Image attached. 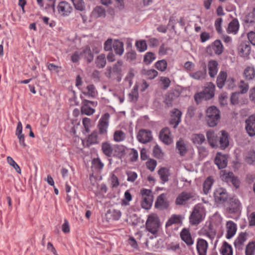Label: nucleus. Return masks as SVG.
<instances>
[{
    "mask_svg": "<svg viewBox=\"0 0 255 255\" xmlns=\"http://www.w3.org/2000/svg\"><path fill=\"white\" fill-rule=\"evenodd\" d=\"M206 121L207 124L210 127L217 125L220 119V111L215 106L209 107L206 111Z\"/></svg>",
    "mask_w": 255,
    "mask_h": 255,
    "instance_id": "nucleus-1",
    "label": "nucleus"
},
{
    "mask_svg": "<svg viewBox=\"0 0 255 255\" xmlns=\"http://www.w3.org/2000/svg\"><path fill=\"white\" fill-rule=\"evenodd\" d=\"M205 215L204 208L198 205H196L189 217L190 223L192 225L199 224L204 219Z\"/></svg>",
    "mask_w": 255,
    "mask_h": 255,
    "instance_id": "nucleus-2",
    "label": "nucleus"
},
{
    "mask_svg": "<svg viewBox=\"0 0 255 255\" xmlns=\"http://www.w3.org/2000/svg\"><path fill=\"white\" fill-rule=\"evenodd\" d=\"M146 230L152 234L157 233L160 227V221L158 216L155 214H151L148 216L145 223Z\"/></svg>",
    "mask_w": 255,
    "mask_h": 255,
    "instance_id": "nucleus-3",
    "label": "nucleus"
},
{
    "mask_svg": "<svg viewBox=\"0 0 255 255\" xmlns=\"http://www.w3.org/2000/svg\"><path fill=\"white\" fill-rule=\"evenodd\" d=\"M220 177L223 181L228 184L231 183L236 189H238L240 187L241 184L240 180L237 176L234 175L233 172H228L225 170H222L221 172Z\"/></svg>",
    "mask_w": 255,
    "mask_h": 255,
    "instance_id": "nucleus-4",
    "label": "nucleus"
},
{
    "mask_svg": "<svg viewBox=\"0 0 255 255\" xmlns=\"http://www.w3.org/2000/svg\"><path fill=\"white\" fill-rule=\"evenodd\" d=\"M123 64V61L120 60L114 64L113 67L108 66L105 73V76L108 78H111L112 74H114L117 76V77H120L122 74Z\"/></svg>",
    "mask_w": 255,
    "mask_h": 255,
    "instance_id": "nucleus-5",
    "label": "nucleus"
},
{
    "mask_svg": "<svg viewBox=\"0 0 255 255\" xmlns=\"http://www.w3.org/2000/svg\"><path fill=\"white\" fill-rule=\"evenodd\" d=\"M229 136L228 133L225 130H221L218 133L217 146L216 148H219L222 150L225 149L229 145Z\"/></svg>",
    "mask_w": 255,
    "mask_h": 255,
    "instance_id": "nucleus-6",
    "label": "nucleus"
},
{
    "mask_svg": "<svg viewBox=\"0 0 255 255\" xmlns=\"http://www.w3.org/2000/svg\"><path fill=\"white\" fill-rule=\"evenodd\" d=\"M214 197L216 203L222 204L226 202L228 199V193L225 188H217L214 192Z\"/></svg>",
    "mask_w": 255,
    "mask_h": 255,
    "instance_id": "nucleus-7",
    "label": "nucleus"
},
{
    "mask_svg": "<svg viewBox=\"0 0 255 255\" xmlns=\"http://www.w3.org/2000/svg\"><path fill=\"white\" fill-rule=\"evenodd\" d=\"M109 119L110 114L108 113H106L103 115L100 119L98 125V128L99 130V133L101 134H107V128L109 126Z\"/></svg>",
    "mask_w": 255,
    "mask_h": 255,
    "instance_id": "nucleus-8",
    "label": "nucleus"
},
{
    "mask_svg": "<svg viewBox=\"0 0 255 255\" xmlns=\"http://www.w3.org/2000/svg\"><path fill=\"white\" fill-rule=\"evenodd\" d=\"M241 203L240 201L235 198H231L228 202L226 211L229 214H235L240 210Z\"/></svg>",
    "mask_w": 255,
    "mask_h": 255,
    "instance_id": "nucleus-9",
    "label": "nucleus"
},
{
    "mask_svg": "<svg viewBox=\"0 0 255 255\" xmlns=\"http://www.w3.org/2000/svg\"><path fill=\"white\" fill-rule=\"evenodd\" d=\"M137 139L139 142L142 143L150 142L152 139L151 131L144 129H140L137 135Z\"/></svg>",
    "mask_w": 255,
    "mask_h": 255,
    "instance_id": "nucleus-10",
    "label": "nucleus"
},
{
    "mask_svg": "<svg viewBox=\"0 0 255 255\" xmlns=\"http://www.w3.org/2000/svg\"><path fill=\"white\" fill-rule=\"evenodd\" d=\"M195 197V194L193 192H181L176 198L175 203L178 205H184L186 202Z\"/></svg>",
    "mask_w": 255,
    "mask_h": 255,
    "instance_id": "nucleus-11",
    "label": "nucleus"
},
{
    "mask_svg": "<svg viewBox=\"0 0 255 255\" xmlns=\"http://www.w3.org/2000/svg\"><path fill=\"white\" fill-rule=\"evenodd\" d=\"M246 129L250 136L255 135V115L250 116L246 120Z\"/></svg>",
    "mask_w": 255,
    "mask_h": 255,
    "instance_id": "nucleus-12",
    "label": "nucleus"
},
{
    "mask_svg": "<svg viewBox=\"0 0 255 255\" xmlns=\"http://www.w3.org/2000/svg\"><path fill=\"white\" fill-rule=\"evenodd\" d=\"M208 243L204 239L198 238L196 242V250L198 255H207Z\"/></svg>",
    "mask_w": 255,
    "mask_h": 255,
    "instance_id": "nucleus-13",
    "label": "nucleus"
},
{
    "mask_svg": "<svg viewBox=\"0 0 255 255\" xmlns=\"http://www.w3.org/2000/svg\"><path fill=\"white\" fill-rule=\"evenodd\" d=\"M215 163L219 169H224L228 164V156L222 154L221 152H217L214 160Z\"/></svg>",
    "mask_w": 255,
    "mask_h": 255,
    "instance_id": "nucleus-14",
    "label": "nucleus"
},
{
    "mask_svg": "<svg viewBox=\"0 0 255 255\" xmlns=\"http://www.w3.org/2000/svg\"><path fill=\"white\" fill-rule=\"evenodd\" d=\"M239 54L243 57H248L251 52V46L249 42H242L238 48Z\"/></svg>",
    "mask_w": 255,
    "mask_h": 255,
    "instance_id": "nucleus-15",
    "label": "nucleus"
},
{
    "mask_svg": "<svg viewBox=\"0 0 255 255\" xmlns=\"http://www.w3.org/2000/svg\"><path fill=\"white\" fill-rule=\"evenodd\" d=\"M165 194L162 193L158 196L155 203V207L160 210L168 209L169 204L168 201L165 200Z\"/></svg>",
    "mask_w": 255,
    "mask_h": 255,
    "instance_id": "nucleus-16",
    "label": "nucleus"
},
{
    "mask_svg": "<svg viewBox=\"0 0 255 255\" xmlns=\"http://www.w3.org/2000/svg\"><path fill=\"white\" fill-rule=\"evenodd\" d=\"M180 236L181 240L188 247H190L193 245L194 240L188 229L186 228L182 229L180 233Z\"/></svg>",
    "mask_w": 255,
    "mask_h": 255,
    "instance_id": "nucleus-17",
    "label": "nucleus"
},
{
    "mask_svg": "<svg viewBox=\"0 0 255 255\" xmlns=\"http://www.w3.org/2000/svg\"><path fill=\"white\" fill-rule=\"evenodd\" d=\"M215 91V85L212 82L207 84L202 93L204 95V100H209L214 97Z\"/></svg>",
    "mask_w": 255,
    "mask_h": 255,
    "instance_id": "nucleus-18",
    "label": "nucleus"
},
{
    "mask_svg": "<svg viewBox=\"0 0 255 255\" xmlns=\"http://www.w3.org/2000/svg\"><path fill=\"white\" fill-rule=\"evenodd\" d=\"M202 70H199L195 72L190 73L189 76L194 79L201 80L205 78L207 75V67L205 62H203L201 65Z\"/></svg>",
    "mask_w": 255,
    "mask_h": 255,
    "instance_id": "nucleus-19",
    "label": "nucleus"
},
{
    "mask_svg": "<svg viewBox=\"0 0 255 255\" xmlns=\"http://www.w3.org/2000/svg\"><path fill=\"white\" fill-rule=\"evenodd\" d=\"M223 45L220 40H216L211 46L207 48V52L209 53L210 51L213 49L216 55H219L223 52Z\"/></svg>",
    "mask_w": 255,
    "mask_h": 255,
    "instance_id": "nucleus-20",
    "label": "nucleus"
},
{
    "mask_svg": "<svg viewBox=\"0 0 255 255\" xmlns=\"http://www.w3.org/2000/svg\"><path fill=\"white\" fill-rule=\"evenodd\" d=\"M170 131L168 128L166 127L162 128L159 132V137L160 139L165 144L169 145L172 142V139L169 136Z\"/></svg>",
    "mask_w": 255,
    "mask_h": 255,
    "instance_id": "nucleus-21",
    "label": "nucleus"
},
{
    "mask_svg": "<svg viewBox=\"0 0 255 255\" xmlns=\"http://www.w3.org/2000/svg\"><path fill=\"white\" fill-rule=\"evenodd\" d=\"M218 136L215 132L212 130H209L206 132V136L209 145L213 148H216L217 146Z\"/></svg>",
    "mask_w": 255,
    "mask_h": 255,
    "instance_id": "nucleus-22",
    "label": "nucleus"
},
{
    "mask_svg": "<svg viewBox=\"0 0 255 255\" xmlns=\"http://www.w3.org/2000/svg\"><path fill=\"white\" fill-rule=\"evenodd\" d=\"M58 10L62 14L68 15L72 10V7L69 3L66 1H61L58 5Z\"/></svg>",
    "mask_w": 255,
    "mask_h": 255,
    "instance_id": "nucleus-23",
    "label": "nucleus"
},
{
    "mask_svg": "<svg viewBox=\"0 0 255 255\" xmlns=\"http://www.w3.org/2000/svg\"><path fill=\"white\" fill-rule=\"evenodd\" d=\"M113 149V156L118 159H122L125 156L126 146L123 145L117 144Z\"/></svg>",
    "mask_w": 255,
    "mask_h": 255,
    "instance_id": "nucleus-24",
    "label": "nucleus"
},
{
    "mask_svg": "<svg viewBox=\"0 0 255 255\" xmlns=\"http://www.w3.org/2000/svg\"><path fill=\"white\" fill-rule=\"evenodd\" d=\"M226 227L227 229L226 238L228 239H230L234 236L236 233L237 225L234 222L230 221L227 222Z\"/></svg>",
    "mask_w": 255,
    "mask_h": 255,
    "instance_id": "nucleus-25",
    "label": "nucleus"
},
{
    "mask_svg": "<svg viewBox=\"0 0 255 255\" xmlns=\"http://www.w3.org/2000/svg\"><path fill=\"white\" fill-rule=\"evenodd\" d=\"M218 63L216 60H211L208 62L209 75L211 78H214L218 72Z\"/></svg>",
    "mask_w": 255,
    "mask_h": 255,
    "instance_id": "nucleus-26",
    "label": "nucleus"
},
{
    "mask_svg": "<svg viewBox=\"0 0 255 255\" xmlns=\"http://www.w3.org/2000/svg\"><path fill=\"white\" fill-rule=\"evenodd\" d=\"M240 27L239 22L237 18H234L228 25L227 32L228 33H237Z\"/></svg>",
    "mask_w": 255,
    "mask_h": 255,
    "instance_id": "nucleus-27",
    "label": "nucleus"
},
{
    "mask_svg": "<svg viewBox=\"0 0 255 255\" xmlns=\"http://www.w3.org/2000/svg\"><path fill=\"white\" fill-rule=\"evenodd\" d=\"M183 217L181 215L173 214L168 220L166 223V227H169L173 224H181L182 223Z\"/></svg>",
    "mask_w": 255,
    "mask_h": 255,
    "instance_id": "nucleus-28",
    "label": "nucleus"
},
{
    "mask_svg": "<svg viewBox=\"0 0 255 255\" xmlns=\"http://www.w3.org/2000/svg\"><path fill=\"white\" fill-rule=\"evenodd\" d=\"M182 113L177 109H174L173 115L171 116V124H174V128H176L181 121Z\"/></svg>",
    "mask_w": 255,
    "mask_h": 255,
    "instance_id": "nucleus-29",
    "label": "nucleus"
},
{
    "mask_svg": "<svg viewBox=\"0 0 255 255\" xmlns=\"http://www.w3.org/2000/svg\"><path fill=\"white\" fill-rule=\"evenodd\" d=\"M176 149L178 150L179 154L181 156H184L187 152V149L186 145L183 139L180 138L176 143Z\"/></svg>",
    "mask_w": 255,
    "mask_h": 255,
    "instance_id": "nucleus-30",
    "label": "nucleus"
},
{
    "mask_svg": "<svg viewBox=\"0 0 255 255\" xmlns=\"http://www.w3.org/2000/svg\"><path fill=\"white\" fill-rule=\"evenodd\" d=\"M113 147L112 144L108 142H104L102 144V150L103 153L108 157H112L113 152Z\"/></svg>",
    "mask_w": 255,
    "mask_h": 255,
    "instance_id": "nucleus-31",
    "label": "nucleus"
},
{
    "mask_svg": "<svg viewBox=\"0 0 255 255\" xmlns=\"http://www.w3.org/2000/svg\"><path fill=\"white\" fill-rule=\"evenodd\" d=\"M227 73L225 71H221L217 76L216 84L219 89H222L225 85V83L227 80Z\"/></svg>",
    "mask_w": 255,
    "mask_h": 255,
    "instance_id": "nucleus-32",
    "label": "nucleus"
},
{
    "mask_svg": "<svg viewBox=\"0 0 255 255\" xmlns=\"http://www.w3.org/2000/svg\"><path fill=\"white\" fill-rule=\"evenodd\" d=\"M214 183V180L212 176H209L205 179L203 184L204 194L207 195L209 193Z\"/></svg>",
    "mask_w": 255,
    "mask_h": 255,
    "instance_id": "nucleus-33",
    "label": "nucleus"
},
{
    "mask_svg": "<svg viewBox=\"0 0 255 255\" xmlns=\"http://www.w3.org/2000/svg\"><path fill=\"white\" fill-rule=\"evenodd\" d=\"M244 77L247 80H251L255 77V69L253 67L248 66L244 71Z\"/></svg>",
    "mask_w": 255,
    "mask_h": 255,
    "instance_id": "nucleus-34",
    "label": "nucleus"
},
{
    "mask_svg": "<svg viewBox=\"0 0 255 255\" xmlns=\"http://www.w3.org/2000/svg\"><path fill=\"white\" fill-rule=\"evenodd\" d=\"M113 47L116 54L122 55L124 51V43L119 40H115Z\"/></svg>",
    "mask_w": 255,
    "mask_h": 255,
    "instance_id": "nucleus-35",
    "label": "nucleus"
},
{
    "mask_svg": "<svg viewBox=\"0 0 255 255\" xmlns=\"http://www.w3.org/2000/svg\"><path fill=\"white\" fill-rule=\"evenodd\" d=\"M81 54L83 55L84 58L87 60L88 63H91L94 59V54L89 46L85 48Z\"/></svg>",
    "mask_w": 255,
    "mask_h": 255,
    "instance_id": "nucleus-36",
    "label": "nucleus"
},
{
    "mask_svg": "<svg viewBox=\"0 0 255 255\" xmlns=\"http://www.w3.org/2000/svg\"><path fill=\"white\" fill-rule=\"evenodd\" d=\"M176 97L177 96L173 92L168 93L165 95L164 103L167 107L170 108L172 107V102Z\"/></svg>",
    "mask_w": 255,
    "mask_h": 255,
    "instance_id": "nucleus-37",
    "label": "nucleus"
},
{
    "mask_svg": "<svg viewBox=\"0 0 255 255\" xmlns=\"http://www.w3.org/2000/svg\"><path fill=\"white\" fill-rule=\"evenodd\" d=\"M93 15L96 18L105 17L106 15V10L102 6H97L92 11Z\"/></svg>",
    "mask_w": 255,
    "mask_h": 255,
    "instance_id": "nucleus-38",
    "label": "nucleus"
},
{
    "mask_svg": "<svg viewBox=\"0 0 255 255\" xmlns=\"http://www.w3.org/2000/svg\"><path fill=\"white\" fill-rule=\"evenodd\" d=\"M221 253L222 255H233L232 246L227 242H224L221 248Z\"/></svg>",
    "mask_w": 255,
    "mask_h": 255,
    "instance_id": "nucleus-39",
    "label": "nucleus"
},
{
    "mask_svg": "<svg viewBox=\"0 0 255 255\" xmlns=\"http://www.w3.org/2000/svg\"><path fill=\"white\" fill-rule=\"evenodd\" d=\"M158 173L163 183L168 181V177L170 175L168 169L165 167H162L158 170Z\"/></svg>",
    "mask_w": 255,
    "mask_h": 255,
    "instance_id": "nucleus-40",
    "label": "nucleus"
},
{
    "mask_svg": "<svg viewBox=\"0 0 255 255\" xmlns=\"http://www.w3.org/2000/svg\"><path fill=\"white\" fill-rule=\"evenodd\" d=\"M191 140L194 144L201 145L205 141V138L203 134L196 133L192 135Z\"/></svg>",
    "mask_w": 255,
    "mask_h": 255,
    "instance_id": "nucleus-41",
    "label": "nucleus"
},
{
    "mask_svg": "<svg viewBox=\"0 0 255 255\" xmlns=\"http://www.w3.org/2000/svg\"><path fill=\"white\" fill-rule=\"evenodd\" d=\"M82 104V105L81 108V112L82 114L87 116H91L94 113L95 110L91 108L89 105L84 103L83 102Z\"/></svg>",
    "mask_w": 255,
    "mask_h": 255,
    "instance_id": "nucleus-42",
    "label": "nucleus"
},
{
    "mask_svg": "<svg viewBox=\"0 0 255 255\" xmlns=\"http://www.w3.org/2000/svg\"><path fill=\"white\" fill-rule=\"evenodd\" d=\"M202 232L203 235L206 236L212 241L215 238L216 235V233L211 225L208 226L207 229H203Z\"/></svg>",
    "mask_w": 255,
    "mask_h": 255,
    "instance_id": "nucleus-43",
    "label": "nucleus"
},
{
    "mask_svg": "<svg viewBox=\"0 0 255 255\" xmlns=\"http://www.w3.org/2000/svg\"><path fill=\"white\" fill-rule=\"evenodd\" d=\"M247 233L246 232H241L237 239L234 242V245L236 247L238 246H242L244 245V243L247 240Z\"/></svg>",
    "mask_w": 255,
    "mask_h": 255,
    "instance_id": "nucleus-44",
    "label": "nucleus"
},
{
    "mask_svg": "<svg viewBox=\"0 0 255 255\" xmlns=\"http://www.w3.org/2000/svg\"><path fill=\"white\" fill-rule=\"evenodd\" d=\"M141 74L147 76L149 79H153L157 76L158 72L154 69H143L141 70Z\"/></svg>",
    "mask_w": 255,
    "mask_h": 255,
    "instance_id": "nucleus-45",
    "label": "nucleus"
},
{
    "mask_svg": "<svg viewBox=\"0 0 255 255\" xmlns=\"http://www.w3.org/2000/svg\"><path fill=\"white\" fill-rule=\"evenodd\" d=\"M96 66L99 68H103L106 64L105 55L101 54L97 56L96 60Z\"/></svg>",
    "mask_w": 255,
    "mask_h": 255,
    "instance_id": "nucleus-46",
    "label": "nucleus"
},
{
    "mask_svg": "<svg viewBox=\"0 0 255 255\" xmlns=\"http://www.w3.org/2000/svg\"><path fill=\"white\" fill-rule=\"evenodd\" d=\"M98 143V132L96 131H94L88 136L87 144L88 146H89Z\"/></svg>",
    "mask_w": 255,
    "mask_h": 255,
    "instance_id": "nucleus-47",
    "label": "nucleus"
},
{
    "mask_svg": "<svg viewBox=\"0 0 255 255\" xmlns=\"http://www.w3.org/2000/svg\"><path fill=\"white\" fill-rule=\"evenodd\" d=\"M86 89H87L88 92H82L84 95L88 96L92 98H95L96 97V95L97 94V92L93 84H91L87 86Z\"/></svg>",
    "mask_w": 255,
    "mask_h": 255,
    "instance_id": "nucleus-48",
    "label": "nucleus"
},
{
    "mask_svg": "<svg viewBox=\"0 0 255 255\" xmlns=\"http://www.w3.org/2000/svg\"><path fill=\"white\" fill-rule=\"evenodd\" d=\"M245 162L250 165H253L255 163V151H249L245 158Z\"/></svg>",
    "mask_w": 255,
    "mask_h": 255,
    "instance_id": "nucleus-49",
    "label": "nucleus"
},
{
    "mask_svg": "<svg viewBox=\"0 0 255 255\" xmlns=\"http://www.w3.org/2000/svg\"><path fill=\"white\" fill-rule=\"evenodd\" d=\"M138 87L137 85H134L132 91L128 94L130 101L136 102L137 101L138 98Z\"/></svg>",
    "mask_w": 255,
    "mask_h": 255,
    "instance_id": "nucleus-50",
    "label": "nucleus"
},
{
    "mask_svg": "<svg viewBox=\"0 0 255 255\" xmlns=\"http://www.w3.org/2000/svg\"><path fill=\"white\" fill-rule=\"evenodd\" d=\"M106 215L108 217L109 216H110L114 220H118L121 218V212H120V210H109L107 211Z\"/></svg>",
    "mask_w": 255,
    "mask_h": 255,
    "instance_id": "nucleus-51",
    "label": "nucleus"
},
{
    "mask_svg": "<svg viewBox=\"0 0 255 255\" xmlns=\"http://www.w3.org/2000/svg\"><path fill=\"white\" fill-rule=\"evenodd\" d=\"M153 197H145L143 198L141 202L142 208L145 209H149L150 208L153 202Z\"/></svg>",
    "mask_w": 255,
    "mask_h": 255,
    "instance_id": "nucleus-52",
    "label": "nucleus"
},
{
    "mask_svg": "<svg viewBox=\"0 0 255 255\" xmlns=\"http://www.w3.org/2000/svg\"><path fill=\"white\" fill-rule=\"evenodd\" d=\"M75 8L78 10L83 11L85 9V4L83 0H71Z\"/></svg>",
    "mask_w": 255,
    "mask_h": 255,
    "instance_id": "nucleus-53",
    "label": "nucleus"
},
{
    "mask_svg": "<svg viewBox=\"0 0 255 255\" xmlns=\"http://www.w3.org/2000/svg\"><path fill=\"white\" fill-rule=\"evenodd\" d=\"M155 66L158 70L163 72L167 68V63L166 61L164 59L159 60L155 63Z\"/></svg>",
    "mask_w": 255,
    "mask_h": 255,
    "instance_id": "nucleus-54",
    "label": "nucleus"
},
{
    "mask_svg": "<svg viewBox=\"0 0 255 255\" xmlns=\"http://www.w3.org/2000/svg\"><path fill=\"white\" fill-rule=\"evenodd\" d=\"M125 133L122 130H117L114 132V139L117 142H120L125 139Z\"/></svg>",
    "mask_w": 255,
    "mask_h": 255,
    "instance_id": "nucleus-55",
    "label": "nucleus"
},
{
    "mask_svg": "<svg viewBox=\"0 0 255 255\" xmlns=\"http://www.w3.org/2000/svg\"><path fill=\"white\" fill-rule=\"evenodd\" d=\"M135 46L138 51L140 52H143L147 49V44L145 40L137 41L135 43Z\"/></svg>",
    "mask_w": 255,
    "mask_h": 255,
    "instance_id": "nucleus-56",
    "label": "nucleus"
},
{
    "mask_svg": "<svg viewBox=\"0 0 255 255\" xmlns=\"http://www.w3.org/2000/svg\"><path fill=\"white\" fill-rule=\"evenodd\" d=\"M155 59V54L151 52H147L144 56L143 61L146 64H149Z\"/></svg>",
    "mask_w": 255,
    "mask_h": 255,
    "instance_id": "nucleus-57",
    "label": "nucleus"
},
{
    "mask_svg": "<svg viewBox=\"0 0 255 255\" xmlns=\"http://www.w3.org/2000/svg\"><path fill=\"white\" fill-rule=\"evenodd\" d=\"M7 163L15 170V171L18 173H21V169L19 165L14 161V160L12 159L10 156L7 157Z\"/></svg>",
    "mask_w": 255,
    "mask_h": 255,
    "instance_id": "nucleus-58",
    "label": "nucleus"
},
{
    "mask_svg": "<svg viewBox=\"0 0 255 255\" xmlns=\"http://www.w3.org/2000/svg\"><path fill=\"white\" fill-rule=\"evenodd\" d=\"M255 249V242H250L246 248V255H253Z\"/></svg>",
    "mask_w": 255,
    "mask_h": 255,
    "instance_id": "nucleus-59",
    "label": "nucleus"
},
{
    "mask_svg": "<svg viewBox=\"0 0 255 255\" xmlns=\"http://www.w3.org/2000/svg\"><path fill=\"white\" fill-rule=\"evenodd\" d=\"M92 164L93 166L98 170H101L104 167V164L102 162L99 158H95L92 160Z\"/></svg>",
    "mask_w": 255,
    "mask_h": 255,
    "instance_id": "nucleus-60",
    "label": "nucleus"
},
{
    "mask_svg": "<svg viewBox=\"0 0 255 255\" xmlns=\"http://www.w3.org/2000/svg\"><path fill=\"white\" fill-rule=\"evenodd\" d=\"M160 82L163 85L162 89L164 90L167 89L170 86L171 83L170 80L166 77H161L160 78Z\"/></svg>",
    "mask_w": 255,
    "mask_h": 255,
    "instance_id": "nucleus-61",
    "label": "nucleus"
},
{
    "mask_svg": "<svg viewBox=\"0 0 255 255\" xmlns=\"http://www.w3.org/2000/svg\"><path fill=\"white\" fill-rule=\"evenodd\" d=\"M128 176L127 181L133 182L137 177V175L135 172L128 171L126 172Z\"/></svg>",
    "mask_w": 255,
    "mask_h": 255,
    "instance_id": "nucleus-62",
    "label": "nucleus"
},
{
    "mask_svg": "<svg viewBox=\"0 0 255 255\" xmlns=\"http://www.w3.org/2000/svg\"><path fill=\"white\" fill-rule=\"evenodd\" d=\"M153 153L154 156L157 158H161L163 155V153L157 144L154 146L153 150Z\"/></svg>",
    "mask_w": 255,
    "mask_h": 255,
    "instance_id": "nucleus-63",
    "label": "nucleus"
},
{
    "mask_svg": "<svg viewBox=\"0 0 255 255\" xmlns=\"http://www.w3.org/2000/svg\"><path fill=\"white\" fill-rule=\"evenodd\" d=\"M228 96L226 93L221 94L219 97V101L221 106L224 107L227 105Z\"/></svg>",
    "mask_w": 255,
    "mask_h": 255,
    "instance_id": "nucleus-64",
    "label": "nucleus"
}]
</instances>
